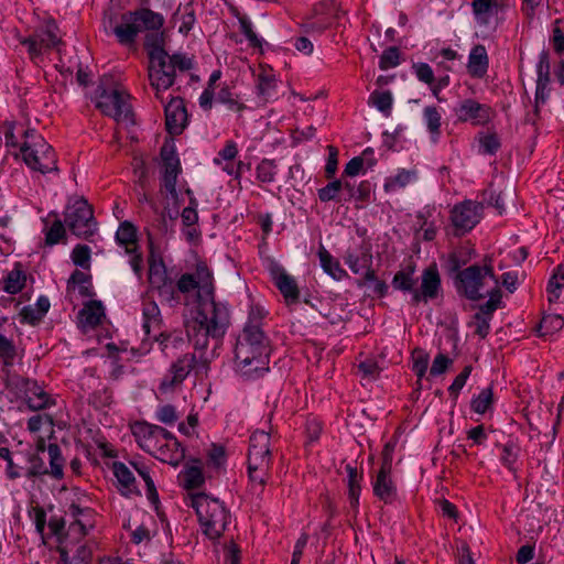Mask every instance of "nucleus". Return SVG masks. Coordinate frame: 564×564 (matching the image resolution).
<instances>
[{"label":"nucleus","mask_w":564,"mask_h":564,"mask_svg":"<svg viewBox=\"0 0 564 564\" xmlns=\"http://www.w3.org/2000/svg\"><path fill=\"white\" fill-rule=\"evenodd\" d=\"M165 112V127L170 134H181L188 121V115L185 107L184 99L181 97H173L164 107Z\"/></svg>","instance_id":"obj_15"},{"label":"nucleus","mask_w":564,"mask_h":564,"mask_svg":"<svg viewBox=\"0 0 564 564\" xmlns=\"http://www.w3.org/2000/svg\"><path fill=\"white\" fill-rule=\"evenodd\" d=\"M149 282L152 288H155L163 292H170L173 294L174 286L172 281L167 278L166 269L161 257H156L154 251L151 249L149 256Z\"/></svg>","instance_id":"obj_19"},{"label":"nucleus","mask_w":564,"mask_h":564,"mask_svg":"<svg viewBox=\"0 0 564 564\" xmlns=\"http://www.w3.org/2000/svg\"><path fill=\"white\" fill-rule=\"evenodd\" d=\"M104 317V306L99 301L88 302L79 312L80 323L91 328L98 326Z\"/></svg>","instance_id":"obj_28"},{"label":"nucleus","mask_w":564,"mask_h":564,"mask_svg":"<svg viewBox=\"0 0 564 564\" xmlns=\"http://www.w3.org/2000/svg\"><path fill=\"white\" fill-rule=\"evenodd\" d=\"M17 349L12 340L0 334V357L6 366L12 365Z\"/></svg>","instance_id":"obj_58"},{"label":"nucleus","mask_w":564,"mask_h":564,"mask_svg":"<svg viewBox=\"0 0 564 564\" xmlns=\"http://www.w3.org/2000/svg\"><path fill=\"white\" fill-rule=\"evenodd\" d=\"M64 221L70 232L82 239H88L97 231L93 206L84 197L69 198Z\"/></svg>","instance_id":"obj_8"},{"label":"nucleus","mask_w":564,"mask_h":564,"mask_svg":"<svg viewBox=\"0 0 564 564\" xmlns=\"http://www.w3.org/2000/svg\"><path fill=\"white\" fill-rule=\"evenodd\" d=\"M471 9L476 22L487 25L497 19L501 4L499 0H473Z\"/></svg>","instance_id":"obj_25"},{"label":"nucleus","mask_w":564,"mask_h":564,"mask_svg":"<svg viewBox=\"0 0 564 564\" xmlns=\"http://www.w3.org/2000/svg\"><path fill=\"white\" fill-rule=\"evenodd\" d=\"M8 386L14 389L23 398L32 411H39L51 404L50 395L37 384L36 381L21 376H12Z\"/></svg>","instance_id":"obj_11"},{"label":"nucleus","mask_w":564,"mask_h":564,"mask_svg":"<svg viewBox=\"0 0 564 564\" xmlns=\"http://www.w3.org/2000/svg\"><path fill=\"white\" fill-rule=\"evenodd\" d=\"M130 14L131 19L134 20L139 28V32L152 31L155 32V34L162 33L161 30L164 24V17L161 13L154 12L148 8H141L130 12Z\"/></svg>","instance_id":"obj_21"},{"label":"nucleus","mask_w":564,"mask_h":564,"mask_svg":"<svg viewBox=\"0 0 564 564\" xmlns=\"http://www.w3.org/2000/svg\"><path fill=\"white\" fill-rule=\"evenodd\" d=\"M113 33L121 44H133L139 33V28L134 20L131 19L130 12L122 15L121 23L115 28Z\"/></svg>","instance_id":"obj_29"},{"label":"nucleus","mask_w":564,"mask_h":564,"mask_svg":"<svg viewBox=\"0 0 564 564\" xmlns=\"http://www.w3.org/2000/svg\"><path fill=\"white\" fill-rule=\"evenodd\" d=\"M66 521L63 517L53 516L48 520L47 527L52 535H54L59 544H62L66 538L67 532L65 530Z\"/></svg>","instance_id":"obj_55"},{"label":"nucleus","mask_w":564,"mask_h":564,"mask_svg":"<svg viewBox=\"0 0 564 564\" xmlns=\"http://www.w3.org/2000/svg\"><path fill=\"white\" fill-rule=\"evenodd\" d=\"M89 97L102 115L113 118L119 123H134L129 104L130 95L112 73H102L98 76V86L89 93Z\"/></svg>","instance_id":"obj_3"},{"label":"nucleus","mask_w":564,"mask_h":564,"mask_svg":"<svg viewBox=\"0 0 564 564\" xmlns=\"http://www.w3.org/2000/svg\"><path fill=\"white\" fill-rule=\"evenodd\" d=\"M343 189V181L335 180L329 182L326 186L318 189V198L321 202H329V200H343L341 196Z\"/></svg>","instance_id":"obj_45"},{"label":"nucleus","mask_w":564,"mask_h":564,"mask_svg":"<svg viewBox=\"0 0 564 564\" xmlns=\"http://www.w3.org/2000/svg\"><path fill=\"white\" fill-rule=\"evenodd\" d=\"M318 257L323 270L333 276L335 280H341L347 275L346 271L341 269L339 262L332 257V254L324 248L321 247Z\"/></svg>","instance_id":"obj_34"},{"label":"nucleus","mask_w":564,"mask_h":564,"mask_svg":"<svg viewBox=\"0 0 564 564\" xmlns=\"http://www.w3.org/2000/svg\"><path fill=\"white\" fill-rule=\"evenodd\" d=\"M151 86L156 90V97L160 98L159 93L166 90L175 82V73H149Z\"/></svg>","instance_id":"obj_46"},{"label":"nucleus","mask_w":564,"mask_h":564,"mask_svg":"<svg viewBox=\"0 0 564 564\" xmlns=\"http://www.w3.org/2000/svg\"><path fill=\"white\" fill-rule=\"evenodd\" d=\"M270 433L256 431L250 436L248 452V476L251 488L262 494L269 477L271 466Z\"/></svg>","instance_id":"obj_4"},{"label":"nucleus","mask_w":564,"mask_h":564,"mask_svg":"<svg viewBox=\"0 0 564 564\" xmlns=\"http://www.w3.org/2000/svg\"><path fill=\"white\" fill-rule=\"evenodd\" d=\"M90 275L86 274L85 272L80 270H75L69 280L67 288L70 289L72 286L78 285L79 294L83 296H91V285H90Z\"/></svg>","instance_id":"obj_44"},{"label":"nucleus","mask_w":564,"mask_h":564,"mask_svg":"<svg viewBox=\"0 0 564 564\" xmlns=\"http://www.w3.org/2000/svg\"><path fill=\"white\" fill-rule=\"evenodd\" d=\"M239 26L241 33L252 45L261 47L263 40L257 35L253 30V24L248 18H240Z\"/></svg>","instance_id":"obj_60"},{"label":"nucleus","mask_w":564,"mask_h":564,"mask_svg":"<svg viewBox=\"0 0 564 564\" xmlns=\"http://www.w3.org/2000/svg\"><path fill=\"white\" fill-rule=\"evenodd\" d=\"M66 235L64 224L61 219L56 218L52 226L45 232V243L54 246L58 243Z\"/></svg>","instance_id":"obj_50"},{"label":"nucleus","mask_w":564,"mask_h":564,"mask_svg":"<svg viewBox=\"0 0 564 564\" xmlns=\"http://www.w3.org/2000/svg\"><path fill=\"white\" fill-rule=\"evenodd\" d=\"M28 462L30 464L25 473L28 478H34L48 474V469L46 468L44 460L39 455L29 454Z\"/></svg>","instance_id":"obj_51"},{"label":"nucleus","mask_w":564,"mask_h":564,"mask_svg":"<svg viewBox=\"0 0 564 564\" xmlns=\"http://www.w3.org/2000/svg\"><path fill=\"white\" fill-rule=\"evenodd\" d=\"M59 42L58 30L55 23H47L46 26L39 31L31 39L23 41V45L31 58H36L47 48L54 47Z\"/></svg>","instance_id":"obj_14"},{"label":"nucleus","mask_w":564,"mask_h":564,"mask_svg":"<svg viewBox=\"0 0 564 564\" xmlns=\"http://www.w3.org/2000/svg\"><path fill=\"white\" fill-rule=\"evenodd\" d=\"M369 105L375 106L379 111L389 116L392 108V96L389 90H375L369 96Z\"/></svg>","instance_id":"obj_40"},{"label":"nucleus","mask_w":564,"mask_h":564,"mask_svg":"<svg viewBox=\"0 0 564 564\" xmlns=\"http://www.w3.org/2000/svg\"><path fill=\"white\" fill-rule=\"evenodd\" d=\"M402 55L398 47H389L383 51L380 57V67L382 69L398 67L401 63Z\"/></svg>","instance_id":"obj_54"},{"label":"nucleus","mask_w":564,"mask_h":564,"mask_svg":"<svg viewBox=\"0 0 564 564\" xmlns=\"http://www.w3.org/2000/svg\"><path fill=\"white\" fill-rule=\"evenodd\" d=\"M73 262L84 269H89L90 248L86 245H77L72 252Z\"/></svg>","instance_id":"obj_59"},{"label":"nucleus","mask_w":564,"mask_h":564,"mask_svg":"<svg viewBox=\"0 0 564 564\" xmlns=\"http://www.w3.org/2000/svg\"><path fill=\"white\" fill-rule=\"evenodd\" d=\"M471 366L468 365L466 366L463 371L456 376V378L454 379L452 386L448 388V391L452 395H454L455 398L458 395L459 391L463 389V387L465 386L470 372H471Z\"/></svg>","instance_id":"obj_64"},{"label":"nucleus","mask_w":564,"mask_h":564,"mask_svg":"<svg viewBox=\"0 0 564 564\" xmlns=\"http://www.w3.org/2000/svg\"><path fill=\"white\" fill-rule=\"evenodd\" d=\"M112 473L117 479V488L123 496L140 495L135 477L126 464L121 462L112 463Z\"/></svg>","instance_id":"obj_23"},{"label":"nucleus","mask_w":564,"mask_h":564,"mask_svg":"<svg viewBox=\"0 0 564 564\" xmlns=\"http://www.w3.org/2000/svg\"><path fill=\"white\" fill-rule=\"evenodd\" d=\"M346 471L348 474V495L350 506L352 508H357L361 491L360 480L362 479V474L351 465H346Z\"/></svg>","instance_id":"obj_36"},{"label":"nucleus","mask_w":564,"mask_h":564,"mask_svg":"<svg viewBox=\"0 0 564 564\" xmlns=\"http://www.w3.org/2000/svg\"><path fill=\"white\" fill-rule=\"evenodd\" d=\"M494 402V392L492 388L488 387L471 400L470 408L475 413L484 414L486 413Z\"/></svg>","instance_id":"obj_42"},{"label":"nucleus","mask_w":564,"mask_h":564,"mask_svg":"<svg viewBox=\"0 0 564 564\" xmlns=\"http://www.w3.org/2000/svg\"><path fill=\"white\" fill-rule=\"evenodd\" d=\"M452 364L453 360L451 358H448L444 354H438L433 360L432 367L430 369V375L432 377L441 376L448 369V367Z\"/></svg>","instance_id":"obj_61"},{"label":"nucleus","mask_w":564,"mask_h":564,"mask_svg":"<svg viewBox=\"0 0 564 564\" xmlns=\"http://www.w3.org/2000/svg\"><path fill=\"white\" fill-rule=\"evenodd\" d=\"M414 268H409L408 270H401L397 272L392 280V286L397 290H401L403 292H412L416 291L414 288L416 284V279L413 278Z\"/></svg>","instance_id":"obj_38"},{"label":"nucleus","mask_w":564,"mask_h":564,"mask_svg":"<svg viewBox=\"0 0 564 564\" xmlns=\"http://www.w3.org/2000/svg\"><path fill=\"white\" fill-rule=\"evenodd\" d=\"M497 280L491 265V258H485V264H473L454 275V284L459 295L470 301H479L485 297L482 292L486 279Z\"/></svg>","instance_id":"obj_7"},{"label":"nucleus","mask_w":564,"mask_h":564,"mask_svg":"<svg viewBox=\"0 0 564 564\" xmlns=\"http://www.w3.org/2000/svg\"><path fill=\"white\" fill-rule=\"evenodd\" d=\"M158 448L153 449L152 456L161 462L177 466L185 457V449L182 447L177 438L167 431V435L156 444Z\"/></svg>","instance_id":"obj_17"},{"label":"nucleus","mask_w":564,"mask_h":564,"mask_svg":"<svg viewBox=\"0 0 564 564\" xmlns=\"http://www.w3.org/2000/svg\"><path fill=\"white\" fill-rule=\"evenodd\" d=\"M369 154H370V155H373V150H372L371 148H367V149L362 152V154H361L360 156H355V158H352V159H351V160L346 164V166H345V170H344V172H343L341 177H344V176H350V177H352V176L358 175V174L361 172V170H362V167H364V165H365L366 156H367V155H369Z\"/></svg>","instance_id":"obj_49"},{"label":"nucleus","mask_w":564,"mask_h":564,"mask_svg":"<svg viewBox=\"0 0 564 564\" xmlns=\"http://www.w3.org/2000/svg\"><path fill=\"white\" fill-rule=\"evenodd\" d=\"M269 340L258 323H248L238 336L235 365L245 377L262 375L269 370Z\"/></svg>","instance_id":"obj_2"},{"label":"nucleus","mask_w":564,"mask_h":564,"mask_svg":"<svg viewBox=\"0 0 564 564\" xmlns=\"http://www.w3.org/2000/svg\"><path fill=\"white\" fill-rule=\"evenodd\" d=\"M468 258L463 254V251H454L448 256L447 267L451 274L460 272V268L466 264Z\"/></svg>","instance_id":"obj_63"},{"label":"nucleus","mask_w":564,"mask_h":564,"mask_svg":"<svg viewBox=\"0 0 564 564\" xmlns=\"http://www.w3.org/2000/svg\"><path fill=\"white\" fill-rule=\"evenodd\" d=\"M276 79L272 74L260 73L258 76V91L259 95L269 100L276 95Z\"/></svg>","instance_id":"obj_41"},{"label":"nucleus","mask_w":564,"mask_h":564,"mask_svg":"<svg viewBox=\"0 0 564 564\" xmlns=\"http://www.w3.org/2000/svg\"><path fill=\"white\" fill-rule=\"evenodd\" d=\"M25 276L21 271H11L4 280V291L10 294H15L24 286Z\"/></svg>","instance_id":"obj_53"},{"label":"nucleus","mask_w":564,"mask_h":564,"mask_svg":"<svg viewBox=\"0 0 564 564\" xmlns=\"http://www.w3.org/2000/svg\"><path fill=\"white\" fill-rule=\"evenodd\" d=\"M459 121H470L473 124H485L490 121L492 111L490 107L474 99H466L455 108Z\"/></svg>","instance_id":"obj_16"},{"label":"nucleus","mask_w":564,"mask_h":564,"mask_svg":"<svg viewBox=\"0 0 564 564\" xmlns=\"http://www.w3.org/2000/svg\"><path fill=\"white\" fill-rule=\"evenodd\" d=\"M229 311L223 303H217L214 295L198 300L196 315L186 323V333L194 348L204 350L209 338L220 339L229 325Z\"/></svg>","instance_id":"obj_1"},{"label":"nucleus","mask_w":564,"mask_h":564,"mask_svg":"<svg viewBox=\"0 0 564 564\" xmlns=\"http://www.w3.org/2000/svg\"><path fill=\"white\" fill-rule=\"evenodd\" d=\"M499 282L496 281V285L491 291L485 292V295H489L490 299L484 304L479 306L478 314H484L485 316H489L491 318L492 313L498 308V304L500 303V290L498 286Z\"/></svg>","instance_id":"obj_48"},{"label":"nucleus","mask_w":564,"mask_h":564,"mask_svg":"<svg viewBox=\"0 0 564 564\" xmlns=\"http://www.w3.org/2000/svg\"><path fill=\"white\" fill-rule=\"evenodd\" d=\"M416 177L415 171L401 170L394 177H391L386 183L387 191L394 189L395 187H404Z\"/></svg>","instance_id":"obj_52"},{"label":"nucleus","mask_w":564,"mask_h":564,"mask_svg":"<svg viewBox=\"0 0 564 564\" xmlns=\"http://www.w3.org/2000/svg\"><path fill=\"white\" fill-rule=\"evenodd\" d=\"M160 155L162 159L161 191L164 189L173 204H177L178 193L176 191V182L181 173V163L174 143L164 142Z\"/></svg>","instance_id":"obj_10"},{"label":"nucleus","mask_w":564,"mask_h":564,"mask_svg":"<svg viewBox=\"0 0 564 564\" xmlns=\"http://www.w3.org/2000/svg\"><path fill=\"white\" fill-rule=\"evenodd\" d=\"M192 275L195 276L198 284V300L214 295L213 276L206 264H197L196 271Z\"/></svg>","instance_id":"obj_30"},{"label":"nucleus","mask_w":564,"mask_h":564,"mask_svg":"<svg viewBox=\"0 0 564 564\" xmlns=\"http://www.w3.org/2000/svg\"><path fill=\"white\" fill-rule=\"evenodd\" d=\"M189 499L204 534L212 540L220 538L228 522V512L224 505L204 492L189 495Z\"/></svg>","instance_id":"obj_5"},{"label":"nucleus","mask_w":564,"mask_h":564,"mask_svg":"<svg viewBox=\"0 0 564 564\" xmlns=\"http://www.w3.org/2000/svg\"><path fill=\"white\" fill-rule=\"evenodd\" d=\"M275 164L272 160L264 159L257 166V178L262 183L274 181Z\"/></svg>","instance_id":"obj_56"},{"label":"nucleus","mask_w":564,"mask_h":564,"mask_svg":"<svg viewBox=\"0 0 564 564\" xmlns=\"http://www.w3.org/2000/svg\"><path fill=\"white\" fill-rule=\"evenodd\" d=\"M276 288L280 290L288 303H294L299 300L300 291L295 280L283 269L278 268L273 271Z\"/></svg>","instance_id":"obj_26"},{"label":"nucleus","mask_w":564,"mask_h":564,"mask_svg":"<svg viewBox=\"0 0 564 564\" xmlns=\"http://www.w3.org/2000/svg\"><path fill=\"white\" fill-rule=\"evenodd\" d=\"M131 431L139 446L149 454H152L153 449L158 448L156 444L167 435L164 427L147 422H135Z\"/></svg>","instance_id":"obj_13"},{"label":"nucleus","mask_w":564,"mask_h":564,"mask_svg":"<svg viewBox=\"0 0 564 564\" xmlns=\"http://www.w3.org/2000/svg\"><path fill=\"white\" fill-rule=\"evenodd\" d=\"M150 61V70L164 68L169 59L163 47V33L148 35L144 43Z\"/></svg>","instance_id":"obj_22"},{"label":"nucleus","mask_w":564,"mask_h":564,"mask_svg":"<svg viewBox=\"0 0 564 564\" xmlns=\"http://www.w3.org/2000/svg\"><path fill=\"white\" fill-rule=\"evenodd\" d=\"M209 360L204 354H185L171 365L169 373L162 380L160 389L166 391L181 384L194 371L197 376L207 373Z\"/></svg>","instance_id":"obj_9"},{"label":"nucleus","mask_w":564,"mask_h":564,"mask_svg":"<svg viewBox=\"0 0 564 564\" xmlns=\"http://www.w3.org/2000/svg\"><path fill=\"white\" fill-rule=\"evenodd\" d=\"M482 204L465 200L455 205L451 213V220L456 230V236H460L471 230L480 220Z\"/></svg>","instance_id":"obj_12"},{"label":"nucleus","mask_w":564,"mask_h":564,"mask_svg":"<svg viewBox=\"0 0 564 564\" xmlns=\"http://www.w3.org/2000/svg\"><path fill=\"white\" fill-rule=\"evenodd\" d=\"M441 289V278L435 267H429L423 271L421 290L414 291L412 294L413 305H417L421 301L427 302L437 296Z\"/></svg>","instance_id":"obj_18"},{"label":"nucleus","mask_w":564,"mask_h":564,"mask_svg":"<svg viewBox=\"0 0 564 564\" xmlns=\"http://www.w3.org/2000/svg\"><path fill=\"white\" fill-rule=\"evenodd\" d=\"M143 329L147 335L152 330L160 332L162 327V317L158 304L149 299H144L142 303Z\"/></svg>","instance_id":"obj_27"},{"label":"nucleus","mask_w":564,"mask_h":564,"mask_svg":"<svg viewBox=\"0 0 564 564\" xmlns=\"http://www.w3.org/2000/svg\"><path fill=\"white\" fill-rule=\"evenodd\" d=\"M47 454L51 467L48 474L56 479L63 478L64 458L62 457L59 446L57 444H48Z\"/></svg>","instance_id":"obj_39"},{"label":"nucleus","mask_w":564,"mask_h":564,"mask_svg":"<svg viewBox=\"0 0 564 564\" xmlns=\"http://www.w3.org/2000/svg\"><path fill=\"white\" fill-rule=\"evenodd\" d=\"M116 239L120 245L124 246L126 252H137V229L131 223L123 221L119 226V229L116 234Z\"/></svg>","instance_id":"obj_31"},{"label":"nucleus","mask_w":564,"mask_h":564,"mask_svg":"<svg viewBox=\"0 0 564 564\" xmlns=\"http://www.w3.org/2000/svg\"><path fill=\"white\" fill-rule=\"evenodd\" d=\"M469 70H486L488 67V55L485 46L477 45L470 53L468 58Z\"/></svg>","instance_id":"obj_43"},{"label":"nucleus","mask_w":564,"mask_h":564,"mask_svg":"<svg viewBox=\"0 0 564 564\" xmlns=\"http://www.w3.org/2000/svg\"><path fill=\"white\" fill-rule=\"evenodd\" d=\"M490 319L489 316H485L484 314L476 313L474 315L473 325L475 326V334H477L480 338H486L489 334L490 329Z\"/></svg>","instance_id":"obj_62"},{"label":"nucleus","mask_w":564,"mask_h":564,"mask_svg":"<svg viewBox=\"0 0 564 564\" xmlns=\"http://www.w3.org/2000/svg\"><path fill=\"white\" fill-rule=\"evenodd\" d=\"M391 470L380 468L373 482V494L384 503H391L397 496V487L391 478Z\"/></svg>","instance_id":"obj_24"},{"label":"nucleus","mask_w":564,"mask_h":564,"mask_svg":"<svg viewBox=\"0 0 564 564\" xmlns=\"http://www.w3.org/2000/svg\"><path fill=\"white\" fill-rule=\"evenodd\" d=\"M194 465L186 466L183 471L184 487L187 490L199 488L204 481V475L199 459L192 460Z\"/></svg>","instance_id":"obj_35"},{"label":"nucleus","mask_w":564,"mask_h":564,"mask_svg":"<svg viewBox=\"0 0 564 564\" xmlns=\"http://www.w3.org/2000/svg\"><path fill=\"white\" fill-rule=\"evenodd\" d=\"M564 326V318L560 314L549 313L544 314L540 324L536 327L539 336L543 337L552 335L561 330Z\"/></svg>","instance_id":"obj_37"},{"label":"nucleus","mask_w":564,"mask_h":564,"mask_svg":"<svg viewBox=\"0 0 564 564\" xmlns=\"http://www.w3.org/2000/svg\"><path fill=\"white\" fill-rule=\"evenodd\" d=\"M345 262L355 274L361 275L360 279L375 280L372 253L369 247L362 246L359 253L347 252Z\"/></svg>","instance_id":"obj_20"},{"label":"nucleus","mask_w":564,"mask_h":564,"mask_svg":"<svg viewBox=\"0 0 564 564\" xmlns=\"http://www.w3.org/2000/svg\"><path fill=\"white\" fill-rule=\"evenodd\" d=\"M424 118L427 129L432 134L438 135L441 128V113L436 107L429 106L424 109Z\"/></svg>","instance_id":"obj_57"},{"label":"nucleus","mask_w":564,"mask_h":564,"mask_svg":"<svg viewBox=\"0 0 564 564\" xmlns=\"http://www.w3.org/2000/svg\"><path fill=\"white\" fill-rule=\"evenodd\" d=\"M24 137L25 141L20 150L25 164L42 174L56 172L58 169L53 148L34 130H26Z\"/></svg>","instance_id":"obj_6"},{"label":"nucleus","mask_w":564,"mask_h":564,"mask_svg":"<svg viewBox=\"0 0 564 564\" xmlns=\"http://www.w3.org/2000/svg\"><path fill=\"white\" fill-rule=\"evenodd\" d=\"M550 73H539V77L536 79V89H535V112H538L540 104H544L549 97V84H550Z\"/></svg>","instance_id":"obj_47"},{"label":"nucleus","mask_w":564,"mask_h":564,"mask_svg":"<svg viewBox=\"0 0 564 564\" xmlns=\"http://www.w3.org/2000/svg\"><path fill=\"white\" fill-rule=\"evenodd\" d=\"M0 457L7 462V475L10 479H17L22 476L23 467L21 463L24 457L21 453H11L8 447H0Z\"/></svg>","instance_id":"obj_32"},{"label":"nucleus","mask_w":564,"mask_h":564,"mask_svg":"<svg viewBox=\"0 0 564 564\" xmlns=\"http://www.w3.org/2000/svg\"><path fill=\"white\" fill-rule=\"evenodd\" d=\"M89 509L80 508L76 503H72L68 507L67 514H69L74 521L69 523L68 532H73L77 534L78 536H84L87 534V524L85 521L82 520V517H85L89 514Z\"/></svg>","instance_id":"obj_33"}]
</instances>
